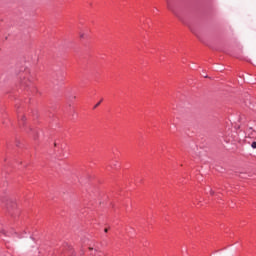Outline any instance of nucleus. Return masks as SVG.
Listing matches in <instances>:
<instances>
[{
  "instance_id": "3",
  "label": "nucleus",
  "mask_w": 256,
  "mask_h": 256,
  "mask_svg": "<svg viewBox=\"0 0 256 256\" xmlns=\"http://www.w3.org/2000/svg\"><path fill=\"white\" fill-rule=\"evenodd\" d=\"M79 37H80V39H87V33H85V32H80V33H79Z\"/></svg>"
},
{
  "instance_id": "9",
  "label": "nucleus",
  "mask_w": 256,
  "mask_h": 256,
  "mask_svg": "<svg viewBox=\"0 0 256 256\" xmlns=\"http://www.w3.org/2000/svg\"><path fill=\"white\" fill-rule=\"evenodd\" d=\"M89 251H93V248H92V247H89Z\"/></svg>"
},
{
  "instance_id": "2",
  "label": "nucleus",
  "mask_w": 256,
  "mask_h": 256,
  "mask_svg": "<svg viewBox=\"0 0 256 256\" xmlns=\"http://www.w3.org/2000/svg\"><path fill=\"white\" fill-rule=\"evenodd\" d=\"M249 133H248V135H249V137H251L252 139H256V136H255V132H254V130H253V128H249Z\"/></svg>"
},
{
  "instance_id": "7",
  "label": "nucleus",
  "mask_w": 256,
  "mask_h": 256,
  "mask_svg": "<svg viewBox=\"0 0 256 256\" xmlns=\"http://www.w3.org/2000/svg\"><path fill=\"white\" fill-rule=\"evenodd\" d=\"M72 256H83V255H81V254H74V255H72Z\"/></svg>"
},
{
  "instance_id": "1",
  "label": "nucleus",
  "mask_w": 256,
  "mask_h": 256,
  "mask_svg": "<svg viewBox=\"0 0 256 256\" xmlns=\"http://www.w3.org/2000/svg\"><path fill=\"white\" fill-rule=\"evenodd\" d=\"M31 78L27 77V78H23L21 85H24L25 87H29V84L31 83Z\"/></svg>"
},
{
  "instance_id": "5",
  "label": "nucleus",
  "mask_w": 256,
  "mask_h": 256,
  "mask_svg": "<svg viewBox=\"0 0 256 256\" xmlns=\"http://www.w3.org/2000/svg\"><path fill=\"white\" fill-rule=\"evenodd\" d=\"M101 105V101L98 102L95 106H94V109H97V107H99Z\"/></svg>"
},
{
  "instance_id": "6",
  "label": "nucleus",
  "mask_w": 256,
  "mask_h": 256,
  "mask_svg": "<svg viewBox=\"0 0 256 256\" xmlns=\"http://www.w3.org/2000/svg\"><path fill=\"white\" fill-rule=\"evenodd\" d=\"M108 231H109V229H107V228L104 229V232H105V233H108Z\"/></svg>"
},
{
  "instance_id": "8",
  "label": "nucleus",
  "mask_w": 256,
  "mask_h": 256,
  "mask_svg": "<svg viewBox=\"0 0 256 256\" xmlns=\"http://www.w3.org/2000/svg\"><path fill=\"white\" fill-rule=\"evenodd\" d=\"M211 195H213L215 192H213V190L210 191Z\"/></svg>"
},
{
  "instance_id": "4",
  "label": "nucleus",
  "mask_w": 256,
  "mask_h": 256,
  "mask_svg": "<svg viewBox=\"0 0 256 256\" xmlns=\"http://www.w3.org/2000/svg\"><path fill=\"white\" fill-rule=\"evenodd\" d=\"M251 147H252V149H256V142H253V143L251 144Z\"/></svg>"
}]
</instances>
